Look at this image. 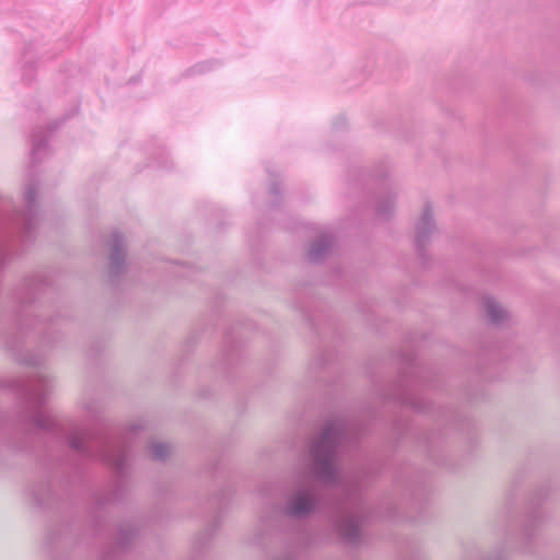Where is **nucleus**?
I'll list each match as a JSON object with an SVG mask.
<instances>
[{
  "instance_id": "3",
  "label": "nucleus",
  "mask_w": 560,
  "mask_h": 560,
  "mask_svg": "<svg viewBox=\"0 0 560 560\" xmlns=\"http://www.w3.org/2000/svg\"><path fill=\"white\" fill-rule=\"evenodd\" d=\"M487 311L492 322H499L504 318L505 312L493 300L487 301Z\"/></svg>"
},
{
  "instance_id": "2",
  "label": "nucleus",
  "mask_w": 560,
  "mask_h": 560,
  "mask_svg": "<svg viewBox=\"0 0 560 560\" xmlns=\"http://www.w3.org/2000/svg\"><path fill=\"white\" fill-rule=\"evenodd\" d=\"M312 506V500L311 498L306 495L298 497L291 506V512L293 514H302L304 512H307Z\"/></svg>"
},
{
  "instance_id": "5",
  "label": "nucleus",
  "mask_w": 560,
  "mask_h": 560,
  "mask_svg": "<svg viewBox=\"0 0 560 560\" xmlns=\"http://www.w3.org/2000/svg\"><path fill=\"white\" fill-rule=\"evenodd\" d=\"M77 113V108L72 109L70 114L67 115V118H69L71 115H74Z\"/></svg>"
},
{
  "instance_id": "1",
  "label": "nucleus",
  "mask_w": 560,
  "mask_h": 560,
  "mask_svg": "<svg viewBox=\"0 0 560 560\" xmlns=\"http://www.w3.org/2000/svg\"><path fill=\"white\" fill-rule=\"evenodd\" d=\"M329 128L334 133L341 135L350 129V121L346 115L339 114L331 119Z\"/></svg>"
},
{
  "instance_id": "4",
  "label": "nucleus",
  "mask_w": 560,
  "mask_h": 560,
  "mask_svg": "<svg viewBox=\"0 0 560 560\" xmlns=\"http://www.w3.org/2000/svg\"><path fill=\"white\" fill-rule=\"evenodd\" d=\"M65 120H66V118L62 117L60 119H57V120H54V121L49 122L48 126H47L48 131L52 132V131L58 130L63 125Z\"/></svg>"
}]
</instances>
